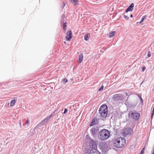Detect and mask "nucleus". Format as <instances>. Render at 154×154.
<instances>
[{"label":"nucleus","instance_id":"1","mask_svg":"<svg viewBox=\"0 0 154 154\" xmlns=\"http://www.w3.org/2000/svg\"><path fill=\"white\" fill-rule=\"evenodd\" d=\"M126 140L125 138L119 137L114 140V146L117 148H122L126 145Z\"/></svg>","mask_w":154,"mask_h":154},{"label":"nucleus","instance_id":"2","mask_svg":"<svg viewBox=\"0 0 154 154\" xmlns=\"http://www.w3.org/2000/svg\"><path fill=\"white\" fill-rule=\"evenodd\" d=\"M110 134L108 130L103 129L99 132L98 137L100 140L102 141L104 140L109 138Z\"/></svg>","mask_w":154,"mask_h":154},{"label":"nucleus","instance_id":"3","mask_svg":"<svg viewBox=\"0 0 154 154\" xmlns=\"http://www.w3.org/2000/svg\"><path fill=\"white\" fill-rule=\"evenodd\" d=\"M99 113L101 119H103L106 118L107 114V107L106 105L103 104L100 106Z\"/></svg>","mask_w":154,"mask_h":154},{"label":"nucleus","instance_id":"4","mask_svg":"<svg viewBox=\"0 0 154 154\" xmlns=\"http://www.w3.org/2000/svg\"><path fill=\"white\" fill-rule=\"evenodd\" d=\"M99 147L102 151L105 152L109 150V147L107 144L105 142H102L100 143Z\"/></svg>","mask_w":154,"mask_h":154},{"label":"nucleus","instance_id":"5","mask_svg":"<svg viewBox=\"0 0 154 154\" xmlns=\"http://www.w3.org/2000/svg\"><path fill=\"white\" fill-rule=\"evenodd\" d=\"M132 131V129L130 128H125L122 131V135L124 137H125L128 135H130Z\"/></svg>","mask_w":154,"mask_h":154},{"label":"nucleus","instance_id":"6","mask_svg":"<svg viewBox=\"0 0 154 154\" xmlns=\"http://www.w3.org/2000/svg\"><path fill=\"white\" fill-rule=\"evenodd\" d=\"M131 116L135 120H138L140 117V114L136 111L132 112L131 114Z\"/></svg>","mask_w":154,"mask_h":154},{"label":"nucleus","instance_id":"7","mask_svg":"<svg viewBox=\"0 0 154 154\" xmlns=\"http://www.w3.org/2000/svg\"><path fill=\"white\" fill-rule=\"evenodd\" d=\"M66 40L69 41L72 38V33L71 31H68L66 33Z\"/></svg>","mask_w":154,"mask_h":154},{"label":"nucleus","instance_id":"8","mask_svg":"<svg viewBox=\"0 0 154 154\" xmlns=\"http://www.w3.org/2000/svg\"><path fill=\"white\" fill-rule=\"evenodd\" d=\"M90 146L92 149H97V145L96 142L94 140H92L90 142Z\"/></svg>","mask_w":154,"mask_h":154},{"label":"nucleus","instance_id":"9","mask_svg":"<svg viewBox=\"0 0 154 154\" xmlns=\"http://www.w3.org/2000/svg\"><path fill=\"white\" fill-rule=\"evenodd\" d=\"M89 154H100L97 149H92L90 150Z\"/></svg>","mask_w":154,"mask_h":154},{"label":"nucleus","instance_id":"10","mask_svg":"<svg viewBox=\"0 0 154 154\" xmlns=\"http://www.w3.org/2000/svg\"><path fill=\"white\" fill-rule=\"evenodd\" d=\"M99 130L97 127L92 128L90 130V132L92 135H94L96 134L98 131Z\"/></svg>","mask_w":154,"mask_h":154},{"label":"nucleus","instance_id":"11","mask_svg":"<svg viewBox=\"0 0 154 154\" xmlns=\"http://www.w3.org/2000/svg\"><path fill=\"white\" fill-rule=\"evenodd\" d=\"M112 99L114 101H118L120 100V96L118 94H115L113 96Z\"/></svg>","mask_w":154,"mask_h":154},{"label":"nucleus","instance_id":"12","mask_svg":"<svg viewBox=\"0 0 154 154\" xmlns=\"http://www.w3.org/2000/svg\"><path fill=\"white\" fill-rule=\"evenodd\" d=\"M134 5L133 3H132L131 5L128 7L125 11L126 12H127L128 11H132L133 9Z\"/></svg>","mask_w":154,"mask_h":154},{"label":"nucleus","instance_id":"13","mask_svg":"<svg viewBox=\"0 0 154 154\" xmlns=\"http://www.w3.org/2000/svg\"><path fill=\"white\" fill-rule=\"evenodd\" d=\"M83 58V55L82 54H81L79 55V62L80 63L82 61Z\"/></svg>","mask_w":154,"mask_h":154},{"label":"nucleus","instance_id":"14","mask_svg":"<svg viewBox=\"0 0 154 154\" xmlns=\"http://www.w3.org/2000/svg\"><path fill=\"white\" fill-rule=\"evenodd\" d=\"M90 37L89 34H88L85 35L84 36V39L86 41H88Z\"/></svg>","mask_w":154,"mask_h":154},{"label":"nucleus","instance_id":"15","mask_svg":"<svg viewBox=\"0 0 154 154\" xmlns=\"http://www.w3.org/2000/svg\"><path fill=\"white\" fill-rule=\"evenodd\" d=\"M52 116V114H51V116H49L47 117L44 119L43 121L42 122V123H44V122H47L48 121V120L50 119V118Z\"/></svg>","mask_w":154,"mask_h":154},{"label":"nucleus","instance_id":"16","mask_svg":"<svg viewBox=\"0 0 154 154\" xmlns=\"http://www.w3.org/2000/svg\"><path fill=\"white\" fill-rule=\"evenodd\" d=\"M71 2L72 3L74 4L75 5L79 4L78 0H71Z\"/></svg>","mask_w":154,"mask_h":154},{"label":"nucleus","instance_id":"17","mask_svg":"<svg viewBox=\"0 0 154 154\" xmlns=\"http://www.w3.org/2000/svg\"><path fill=\"white\" fill-rule=\"evenodd\" d=\"M116 33V32L115 31H112L109 33V37H113L115 35Z\"/></svg>","mask_w":154,"mask_h":154},{"label":"nucleus","instance_id":"18","mask_svg":"<svg viewBox=\"0 0 154 154\" xmlns=\"http://www.w3.org/2000/svg\"><path fill=\"white\" fill-rule=\"evenodd\" d=\"M97 120L96 119H94L91 122L90 126H92L96 124V122Z\"/></svg>","mask_w":154,"mask_h":154},{"label":"nucleus","instance_id":"19","mask_svg":"<svg viewBox=\"0 0 154 154\" xmlns=\"http://www.w3.org/2000/svg\"><path fill=\"white\" fill-rule=\"evenodd\" d=\"M15 103V100H11L10 102V106H13L14 105Z\"/></svg>","mask_w":154,"mask_h":154},{"label":"nucleus","instance_id":"20","mask_svg":"<svg viewBox=\"0 0 154 154\" xmlns=\"http://www.w3.org/2000/svg\"><path fill=\"white\" fill-rule=\"evenodd\" d=\"M66 23H64L63 25V28L64 30L66 31Z\"/></svg>","mask_w":154,"mask_h":154},{"label":"nucleus","instance_id":"21","mask_svg":"<svg viewBox=\"0 0 154 154\" xmlns=\"http://www.w3.org/2000/svg\"><path fill=\"white\" fill-rule=\"evenodd\" d=\"M146 16H143L142 17V18L141 20V21H140V23H142V22H143V20H144L146 18Z\"/></svg>","mask_w":154,"mask_h":154},{"label":"nucleus","instance_id":"22","mask_svg":"<svg viewBox=\"0 0 154 154\" xmlns=\"http://www.w3.org/2000/svg\"><path fill=\"white\" fill-rule=\"evenodd\" d=\"M145 149V148L144 147L142 149V150L141 151L140 154H143V153H144V152Z\"/></svg>","mask_w":154,"mask_h":154},{"label":"nucleus","instance_id":"23","mask_svg":"<svg viewBox=\"0 0 154 154\" xmlns=\"http://www.w3.org/2000/svg\"><path fill=\"white\" fill-rule=\"evenodd\" d=\"M103 88V85H102L99 89L98 91H102Z\"/></svg>","mask_w":154,"mask_h":154},{"label":"nucleus","instance_id":"24","mask_svg":"<svg viewBox=\"0 0 154 154\" xmlns=\"http://www.w3.org/2000/svg\"><path fill=\"white\" fill-rule=\"evenodd\" d=\"M147 56L148 57H150L151 56V53L150 51H149L148 53Z\"/></svg>","mask_w":154,"mask_h":154},{"label":"nucleus","instance_id":"25","mask_svg":"<svg viewBox=\"0 0 154 154\" xmlns=\"http://www.w3.org/2000/svg\"><path fill=\"white\" fill-rule=\"evenodd\" d=\"M146 69V67L145 66H143L142 69V72H144Z\"/></svg>","mask_w":154,"mask_h":154},{"label":"nucleus","instance_id":"26","mask_svg":"<svg viewBox=\"0 0 154 154\" xmlns=\"http://www.w3.org/2000/svg\"><path fill=\"white\" fill-rule=\"evenodd\" d=\"M66 4L65 2H63L62 3V8H63L65 6Z\"/></svg>","mask_w":154,"mask_h":154},{"label":"nucleus","instance_id":"27","mask_svg":"<svg viewBox=\"0 0 154 154\" xmlns=\"http://www.w3.org/2000/svg\"><path fill=\"white\" fill-rule=\"evenodd\" d=\"M63 80V82L65 83L67 82L68 81L66 79H64Z\"/></svg>","mask_w":154,"mask_h":154},{"label":"nucleus","instance_id":"28","mask_svg":"<svg viewBox=\"0 0 154 154\" xmlns=\"http://www.w3.org/2000/svg\"><path fill=\"white\" fill-rule=\"evenodd\" d=\"M124 18L127 20H128L129 19V17L126 15H124Z\"/></svg>","mask_w":154,"mask_h":154},{"label":"nucleus","instance_id":"29","mask_svg":"<svg viewBox=\"0 0 154 154\" xmlns=\"http://www.w3.org/2000/svg\"><path fill=\"white\" fill-rule=\"evenodd\" d=\"M67 109H65L63 113L64 114H65L67 112Z\"/></svg>","mask_w":154,"mask_h":154},{"label":"nucleus","instance_id":"30","mask_svg":"<svg viewBox=\"0 0 154 154\" xmlns=\"http://www.w3.org/2000/svg\"><path fill=\"white\" fill-rule=\"evenodd\" d=\"M29 122V120L27 119L26 121V123L27 124H28Z\"/></svg>","mask_w":154,"mask_h":154},{"label":"nucleus","instance_id":"31","mask_svg":"<svg viewBox=\"0 0 154 154\" xmlns=\"http://www.w3.org/2000/svg\"><path fill=\"white\" fill-rule=\"evenodd\" d=\"M140 100H141V102H143V99L141 97H140Z\"/></svg>","mask_w":154,"mask_h":154},{"label":"nucleus","instance_id":"32","mask_svg":"<svg viewBox=\"0 0 154 154\" xmlns=\"http://www.w3.org/2000/svg\"><path fill=\"white\" fill-rule=\"evenodd\" d=\"M130 17H133V15L132 14H131V15H130Z\"/></svg>","mask_w":154,"mask_h":154},{"label":"nucleus","instance_id":"33","mask_svg":"<svg viewBox=\"0 0 154 154\" xmlns=\"http://www.w3.org/2000/svg\"><path fill=\"white\" fill-rule=\"evenodd\" d=\"M88 137V135H87L86 136V138H87V137Z\"/></svg>","mask_w":154,"mask_h":154},{"label":"nucleus","instance_id":"34","mask_svg":"<svg viewBox=\"0 0 154 154\" xmlns=\"http://www.w3.org/2000/svg\"><path fill=\"white\" fill-rule=\"evenodd\" d=\"M64 43L65 44H66V42H64Z\"/></svg>","mask_w":154,"mask_h":154}]
</instances>
